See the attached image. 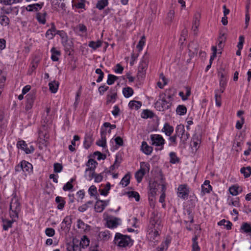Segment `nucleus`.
I'll use <instances>...</instances> for the list:
<instances>
[{"label": "nucleus", "instance_id": "1", "mask_svg": "<svg viewBox=\"0 0 251 251\" xmlns=\"http://www.w3.org/2000/svg\"><path fill=\"white\" fill-rule=\"evenodd\" d=\"M162 227L161 222L157 215L153 213L150 221V231L147 234L149 240L154 245L158 243L159 239V230Z\"/></svg>", "mask_w": 251, "mask_h": 251}, {"label": "nucleus", "instance_id": "2", "mask_svg": "<svg viewBox=\"0 0 251 251\" xmlns=\"http://www.w3.org/2000/svg\"><path fill=\"white\" fill-rule=\"evenodd\" d=\"M172 96L170 95L164 97L161 99H159L155 103V107L157 110L160 111H163L169 109L172 105Z\"/></svg>", "mask_w": 251, "mask_h": 251}, {"label": "nucleus", "instance_id": "3", "mask_svg": "<svg viewBox=\"0 0 251 251\" xmlns=\"http://www.w3.org/2000/svg\"><path fill=\"white\" fill-rule=\"evenodd\" d=\"M10 210V215L11 218H18V214L21 210V205L16 196H13L11 199Z\"/></svg>", "mask_w": 251, "mask_h": 251}, {"label": "nucleus", "instance_id": "4", "mask_svg": "<svg viewBox=\"0 0 251 251\" xmlns=\"http://www.w3.org/2000/svg\"><path fill=\"white\" fill-rule=\"evenodd\" d=\"M131 241L129 236L117 233L115 236L114 242L116 245L120 247H125L129 245Z\"/></svg>", "mask_w": 251, "mask_h": 251}, {"label": "nucleus", "instance_id": "5", "mask_svg": "<svg viewBox=\"0 0 251 251\" xmlns=\"http://www.w3.org/2000/svg\"><path fill=\"white\" fill-rule=\"evenodd\" d=\"M15 170L16 172L23 171L24 175L26 176L32 172V165L31 163L23 160L15 166Z\"/></svg>", "mask_w": 251, "mask_h": 251}, {"label": "nucleus", "instance_id": "6", "mask_svg": "<svg viewBox=\"0 0 251 251\" xmlns=\"http://www.w3.org/2000/svg\"><path fill=\"white\" fill-rule=\"evenodd\" d=\"M176 135L180 138V144L184 145L189 137V134L185 131L184 126L182 125H178L176 128Z\"/></svg>", "mask_w": 251, "mask_h": 251}, {"label": "nucleus", "instance_id": "7", "mask_svg": "<svg viewBox=\"0 0 251 251\" xmlns=\"http://www.w3.org/2000/svg\"><path fill=\"white\" fill-rule=\"evenodd\" d=\"M148 61L145 58L140 62L137 73L138 78H143L145 76L146 71L148 68Z\"/></svg>", "mask_w": 251, "mask_h": 251}, {"label": "nucleus", "instance_id": "8", "mask_svg": "<svg viewBox=\"0 0 251 251\" xmlns=\"http://www.w3.org/2000/svg\"><path fill=\"white\" fill-rule=\"evenodd\" d=\"M177 196L181 199L185 200L187 198L189 194V189L186 184H182L178 187Z\"/></svg>", "mask_w": 251, "mask_h": 251}, {"label": "nucleus", "instance_id": "9", "mask_svg": "<svg viewBox=\"0 0 251 251\" xmlns=\"http://www.w3.org/2000/svg\"><path fill=\"white\" fill-rule=\"evenodd\" d=\"M151 139L152 145L156 146H163L165 144V140L161 135L159 134H151Z\"/></svg>", "mask_w": 251, "mask_h": 251}, {"label": "nucleus", "instance_id": "10", "mask_svg": "<svg viewBox=\"0 0 251 251\" xmlns=\"http://www.w3.org/2000/svg\"><path fill=\"white\" fill-rule=\"evenodd\" d=\"M72 223L71 217L69 216H66L61 224L60 229L62 231H69L71 227Z\"/></svg>", "mask_w": 251, "mask_h": 251}, {"label": "nucleus", "instance_id": "11", "mask_svg": "<svg viewBox=\"0 0 251 251\" xmlns=\"http://www.w3.org/2000/svg\"><path fill=\"white\" fill-rule=\"evenodd\" d=\"M106 131L104 130H103L102 128L101 129L100 131V139L97 141L96 144L100 147H102V148H105L106 146Z\"/></svg>", "mask_w": 251, "mask_h": 251}, {"label": "nucleus", "instance_id": "12", "mask_svg": "<svg viewBox=\"0 0 251 251\" xmlns=\"http://www.w3.org/2000/svg\"><path fill=\"white\" fill-rule=\"evenodd\" d=\"M42 121L47 124H50L52 122V115L50 114V107H47L46 111L42 116Z\"/></svg>", "mask_w": 251, "mask_h": 251}, {"label": "nucleus", "instance_id": "13", "mask_svg": "<svg viewBox=\"0 0 251 251\" xmlns=\"http://www.w3.org/2000/svg\"><path fill=\"white\" fill-rule=\"evenodd\" d=\"M26 104L25 108L26 110L31 108L33 106L34 100V95L33 94L29 93L26 96Z\"/></svg>", "mask_w": 251, "mask_h": 251}, {"label": "nucleus", "instance_id": "14", "mask_svg": "<svg viewBox=\"0 0 251 251\" xmlns=\"http://www.w3.org/2000/svg\"><path fill=\"white\" fill-rule=\"evenodd\" d=\"M39 62L40 59L38 57H36L33 59L31 63V66L28 71V75H31L33 73L35 69L38 67Z\"/></svg>", "mask_w": 251, "mask_h": 251}, {"label": "nucleus", "instance_id": "15", "mask_svg": "<svg viewBox=\"0 0 251 251\" xmlns=\"http://www.w3.org/2000/svg\"><path fill=\"white\" fill-rule=\"evenodd\" d=\"M109 94H108L106 97V103L109 104V103L114 102L117 97V90L115 89H111L109 91Z\"/></svg>", "mask_w": 251, "mask_h": 251}, {"label": "nucleus", "instance_id": "16", "mask_svg": "<svg viewBox=\"0 0 251 251\" xmlns=\"http://www.w3.org/2000/svg\"><path fill=\"white\" fill-rule=\"evenodd\" d=\"M174 130L173 126L169 125L168 123H165L164 125L162 131L164 132L165 135L168 136H170L173 133Z\"/></svg>", "mask_w": 251, "mask_h": 251}, {"label": "nucleus", "instance_id": "17", "mask_svg": "<svg viewBox=\"0 0 251 251\" xmlns=\"http://www.w3.org/2000/svg\"><path fill=\"white\" fill-rule=\"evenodd\" d=\"M212 187L210 185V181L209 180H205L203 185L201 186V193L202 195H205L206 193H209L212 190Z\"/></svg>", "mask_w": 251, "mask_h": 251}, {"label": "nucleus", "instance_id": "18", "mask_svg": "<svg viewBox=\"0 0 251 251\" xmlns=\"http://www.w3.org/2000/svg\"><path fill=\"white\" fill-rule=\"evenodd\" d=\"M242 191V188L237 185H232L229 188L230 194L232 196H237L239 193H241Z\"/></svg>", "mask_w": 251, "mask_h": 251}, {"label": "nucleus", "instance_id": "19", "mask_svg": "<svg viewBox=\"0 0 251 251\" xmlns=\"http://www.w3.org/2000/svg\"><path fill=\"white\" fill-rule=\"evenodd\" d=\"M158 186L159 185L156 181H153L152 182H150L149 183V195L151 196H154L156 194V192Z\"/></svg>", "mask_w": 251, "mask_h": 251}, {"label": "nucleus", "instance_id": "20", "mask_svg": "<svg viewBox=\"0 0 251 251\" xmlns=\"http://www.w3.org/2000/svg\"><path fill=\"white\" fill-rule=\"evenodd\" d=\"M12 219L11 220H9L3 218L2 219V227L4 230H7L9 228L12 227V224L14 221H15V220H14V218Z\"/></svg>", "mask_w": 251, "mask_h": 251}, {"label": "nucleus", "instance_id": "21", "mask_svg": "<svg viewBox=\"0 0 251 251\" xmlns=\"http://www.w3.org/2000/svg\"><path fill=\"white\" fill-rule=\"evenodd\" d=\"M141 150L144 153L149 155L152 152L153 149L151 147L149 146L146 142L143 141L142 144Z\"/></svg>", "mask_w": 251, "mask_h": 251}, {"label": "nucleus", "instance_id": "22", "mask_svg": "<svg viewBox=\"0 0 251 251\" xmlns=\"http://www.w3.org/2000/svg\"><path fill=\"white\" fill-rule=\"evenodd\" d=\"M98 164V163L96 160L93 159H89L86 165L88 168L85 170V173H87L89 170L94 171L96 165Z\"/></svg>", "mask_w": 251, "mask_h": 251}, {"label": "nucleus", "instance_id": "23", "mask_svg": "<svg viewBox=\"0 0 251 251\" xmlns=\"http://www.w3.org/2000/svg\"><path fill=\"white\" fill-rule=\"evenodd\" d=\"M242 232L251 235V225L248 223H244L241 226Z\"/></svg>", "mask_w": 251, "mask_h": 251}, {"label": "nucleus", "instance_id": "24", "mask_svg": "<svg viewBox=\"0 0 251 251\" xmlns=\"http://www.w3.org/2000/svg\"><path fill=\"white\" fill-rule=\"evenodd\" d=\"M49 135L46 133L42 131H39V142L44 144V143L48 141L49 139Z\"/></svg>", "mask_w": 251, "mask_h": 251}, {"label": "nucleus", "instance_id": "25", "mask_svg": "<svg viewBox=\"0 0 251 251\" xmlns=\"http://www.w3.org/2000/svg\"><path fill=\"white\" fill-rule=\"evenodd\" d=\"M145 174V169L141 168L139 170H138L136 173H135V178L137 179V181L138 183H140L144 176Z\"/></svg>", "mask_w": 251, "mask_h": 251}, {"label": "nucleus", "instance_id": "26", "mask_svg": "<svg viewBox=\"0 0 251 251\" xmlns=\"http://www.w3.org/2000/svg\"><path fill=\"white\" fill-rule=\"evenodd\" d=\"M59 83L56 81H53L49 83V86L50 90L53 93H55L58 88Z\"/></svg>", "mask_w": 251, "mask_h": 251}, {"label": "nucleus", "instance_id": "27", "mask_svg": "<svg viewBox=\"0 0 251 251\" xmlns=\"http://www.w3.org/2000/svg\"><path fill=\"white\" fill-rule=\"evenodd\" d=\"M142 105V103L139 101L131 100L128 103V106L132 109H138Z\"/></svg>", "mask_w": 251, "mask_h": 251}, {"label": "nucleus", "instance_id": "28", "mask_svg": "<svg viewBox=\"0 0 251 251\" xmlns=\"http://www.w3.org/2000/svg\"><path fill=\"white\" fill-rule=\"evenodd\" d=\"M51 52V58L53 61H57L58 60V56L60 55V51L57 50L55 48H52L50 50Z\"/></svg>", "mask_w": 251, "mask_h": 251}, {"label": "nucleus", "instance_id": "29", "mask_svg": "<svg viewBox=\"0 0 251 251\" xmlns=\"http://www.w3.org/2000/svg\"><path fill=\"white\" fill-rule=\"evenodd\" d=\"M240 172L243 174L245 178H248L251 175V167L250 166L243 167L240 169Z\"/></svg>", "mask_w": 251, "mask_h": 251}, {"label": "nucleus", "instance_id": "30", "mask_svg": "<svg viewBox=\"0 0 251 251\" xmlns=\"http://www.w3.org/2000/svg\"><path fill=\"white\" fill-rule=\"evenodd\" d=\"M104 208V205L102 203V201L99 200L96 201L95 209L97 212H102Z\"/></svg>", "mask_w": 251, "mask_h": 251}, {"label": "nucleus", "instance_id": "31", "mask_svg": "<svg viewBox=\"0 0 251 251\" xmlns=\"http://www.w3.org/2000/svg\"><path fill=\"white\" fill-rule=\"evenodd\" d=\"M55 201L58 203L57 206V208L59 210H62L64 208L65 204V201L63 199L62 197L58 196L55 198Z\"/></svg>", "mask_w": 251, "mask_h": 251}, {"label": "nucleus", "instance_id": "32", "mask_svg": "<svg viewBox=\"0 0 251 251\" xmlns=\"http://www.w3.org/2000/svg\"><path fill=\"white\" fill-rule=\"evenodd\" d=\"M130 175L129 174H126L124 177L122 179L120 184L122 185L123 187L127 186L130 182Z\"/></svg>", "mask_w": 251, "mask_h": 251}, {"label": "nucleus", "instance_id": "33", "mask_svg": "<svg viewBox=\"0 0 251 251\" xmlns=\"http://www.w3.org/2000/svg\"><path fill=\"white\" fill-rule=\"evenodd\" d=\"M123 93L126 98H129L133 95V90L129 87H127L123 89Z\"/></svg>", "mask_w": 251, "mask_h": 251}, {"label": "nucleus", "instance_id": "34", "mask_svg": "<svg viewBox=\"0 0 251 251\" xmlns=\"http://www.w3.org/2000/svg\"><path fill=\"white\" fill-rule=\"evenodd\" d=\"M43 4H40L39 3H35L33 4H30L28 5L26 7V10L29 11H32L33 10L37 11L39 9H41L42 7Z\"/></svg>", "mask_w": 251, "mask_h": 251}, {"label": "nucleus", "instance_id": "35", "mask_svg": "<svg viewBox=\"0 0 251 251\" xmlns=\"http://www.w3.org/2000/svg\"><path fill=\"white\" fill-rule=\"evenodd\" d=\"M192 143L193 147L197 148L198 146L201 143V139L200 136L198 135H194L192 140Z\"/></svg>", "mask_w": 251, "mask_h": 251}, {"label": "nucleus", "instance_id": "36", "mask_svg": "<svg viewBox=\"0 0 251 251\" xmlns=\"http://www.w3.org/2000/svg\"><path fill=\"white\" fill-rule=\"evenodd\" d=\"M198 239V236L196 235L193 239L192 251H200V248L198 245L197 241Z\"/></svg>", "mask_w": 251, "mask_h": 251}, {"label": "nucleus", "instance_id": "37", "mask_svg": "<svg viewBox=\"0 0 251 251\" xmlns=\"http://www.w3.org/2000/svg\"><path fill=\"white\" fill-rule=\"evenodd\" d=\"M102 42L101 41L98 40L97 42L90 41L89 43V46L94 50H96L101 46Z\"/></svg>", "mask_w": 251, "mask_h": 251}, {"label": "nucleus", "instance_id": "38", "mask_svg": "<svg viewBox=\"0 0 251 251\" xmlns=\"http://www.w3.org/2000/svg\"><path fill=\"white\" fill-rule=\"evenodd\" d=\"M118 225V219L115 218L114 219H110L107 222V226L109 228H114L117 227Z\"/></svg>", "mask_w": 251, "mask_h": 251}, {"label": "nucleus", "instance_id": "39", "mask_svg": "<svg viewBox=\"0 0 251 251\" xmlns=\"http://www.w3.org/2000/svg\"><path fill=\"white\" fill-rule=\"evenodd\" d=\"M187 111V108L186 107L182 105H179L177 106L176 112L177 114L180 115H184Z\"/></svg>", "mask_w": 251, "mask_h": 251}, {"label": "nucleus", "instance_id": "40", "mask_svg": "<svg viewBox=\"0 0 251 251\" xmlns=\"http://www.w3.org/2000/svg\"><path fill=\"white\" fill-rule=\"evenodd\" d=\"M108 4L107 0H100L97 3L96 7L100 10L103 9Z\"/></svg>", "mask_w": 251, "mask_h": 251}, {"label": "nucleus", "instance_id": "41", "mask_svg": "<svg viewBox=\"0 0 251 251\" xmlns=\"http://www.w3.org/2000/svg\"><path fill=\"white\" fill-rule=\"evenodd\" d=\"M153 116V113L150 110L146 109L144 110L142 112L141 117L144 119L152 118Z\"/></svg>", "mask_w": 251, "mask_h": 251}, {"label": "nucleus", "instance_id": "42", "mask_svg": "<svg viewBox=\"0 0 251 251\" xmlns=\"http://www.w3.org/2000/svg\"><path fill=\"white\" fill-rule=\"evenodd\" d=\"M118 79V76H117L116 75H111V74H109L108 75V78H107V83L108 85H112Z\"/></svg>", "mask_w": 251, "mask_h": 251}, {"label": "nucleus", "instance_id": "43", "mask_svg": "<svg viewBox=\"0 0 251 251\" xmlns=\"http://www.w3.org/2000/svg\"><path fill=\"white\" fill-rule=\"evenodd\" d=\"M77 226L81 230L85 231L87 229V225L85 224L81 220L78 219L77 221Z\"/></svg>", "mask_w": 251, "mask_h": 251}, {"label": "nucleus", "instance_id": "44", "mask_svg": "<svg viewBox=\"0 0 251 251\" xmlns=\"http://www.w3.org/2000/svg\"><path fill=\"white\" fill-rule=\"evenodd\" d=\"M200 17L201 15L199 13H197L195 15L193 22V26H195V27L199 26Z\"/></svg>", "mask_w": 251, "mask_h": 251}, {"label": "nucleus", "instance_id": "45", "mask_svg": "<svg viewBox=\"0 0 251 251\" xmlns=\"http://www.w3.org/2000/svg\"><path fill=\"white\" fill-rule=\"evenodd\" d=\"M89 242L88 238L86 236H84L80 242V245L85 248L89 245Z\"/></svg>", "mask_w": 251, "mask_h": 251}, {"label": "nucleus", "instance_id": "46", "mask_svg": "<svg viewBox=\"0 0 251 251\" xmlns=\"http://www.w3.org/2000/svg\"><path fill=\"white\" fill-rule=\"evenodd\" d=\"M74 30L75 31H79L84 33L87 31V27L83 24H79L75 27Z\"/></svg>", "mask_w": 251, "mask_h": 251}, {"label": "nucleus", "instance_id": "47", "mask_svg": "<svg viewBox=\"0 0 251 251\" xmlns=\"http://www.w3.org/2000/svg\"><path fill=\"white\" fill-rule=\"evenodd\" d=\"M66 251H81V249L80 246L73 244L68 246Z\"/></svg>", "mask_w": 251, "mask_h": 251}, {"label": "nucleus", "instance_id": "48", "mask_svg": "<svg viewBox=\"0 0 251 251\" xmlns=\"http://www.w3.org/2000/svg\"><path fill=\"white\" fill-rule=\"evenodd\" d=\"M170 162L172 163H176L179 161V159L177 157L176 154L174 152H171L170 153Z\"/></svg>", "mask_w": 251, "mask_h": 251}, {"label": "nucleus", "instance_id": "49", "mask_svg": "<svg viewBox=\"0 0 251 251\" xmlns=\"http://www.w3.org/2000/svg\"><path fill=\"white\" fill-rule=\"evenodd\" d=\"M129 198H134L135 200L138 201L140 200V195L139 193L135 191H131L127 193Z\"/></svg>", "mask_w": 251, "mask_h": 251}, {"label": "nucleus", "instance_id": "50", "mask_svg": "<svg viewBox=\"0 0 251 251\" xmlns=\"http://www.w3.org/2000/svg\"><path fill=\"white\" fill-rule=\"evenodd\" d=\"M0 22L2 25L6 26L9 24V19L5 15H2L0 17Z\"/></svg>", "mask_w": 251, "mask_h": 251}, {"label": "nucleus", "instance_id": "51", "mask_svg": "<svg viewBox=\"0 0 251 251\" xmlns=\"http://www.w3.org/2000/svg\"><path fill=\"white\" fill-rule=\"evenodd\" d=\"M27 144L25 141L23 140L19 141L17 142V147L19 149H21L25 151V149H27Z\"/></svg>", "mask_w": 251, "mask_h": 251}, {"label": "nucleus", "instance_id": "52", "mask_svg": "<svg viewBox=\"0 0 251 251\" xmlns=\"http://www.w3.org/2000/svg\"><path fill=\"white\" fill-rule=\"evenodd\" d=\"M96 73L99 75V76L97 79V82H101L103 78L104 73L100 69H97L96 70Z\"/></svg>", "mask_w": 251, "mask_h": 251}, {"label": "nucleus", "instance_id": "53", "mask_svg": "<svg viewBox=\"0 0 251 251\" xmlns=\"http://www.w3.org/2000/svg\"><path fill=\"white\" fill-rule=\"evenodd\" d=\"M45 234L49 237H53L55 234V230L53 228L48 227L45 229Z\"/></svg>", "mask_w": 251, "mask_h": 251}, {"label": "nucleus", "instance_id": "54", "mask_svg": "<svg viewBox=\"0 0 251 251\" xmlns=\"http://www.w3.org/2000/svg\"><path fill=\"white\" fill-rule=\"evenodd\" d=\"M215 98L216 105L220 107L221 105V95L218 94V91H215Z\"/></svg>", "mask_w": 251, "mask_h": 251}, {"label": "nucleus", "instance_id": "55", "mask_svg": "<svg viewBox=\"0 0 251 251\" xmlns=\"http://www.w3.org/2000/svg\"><path fill=\"white\" fill-rule=\"evenodd\" d=\"M145 36H142L141 39L139 41L138 45L136 46V48L138 49L139 51L142 50L143 47L145 45Z\"/></svg>", "mask_w": 251, "mask_h": 251}, {"label": "nucleus", "instance_id": "56", "mask_svg": "<svg viewBox=\"0 0 251 251\" xmlns=\"http://www.w3.org/2000/svg\"><path fill=\"white\" fill-rule=\"evenodd\" d=\"M37 19L38 21L42 24H45L46 23V19L45 16L41 13H38L37 14Z\"/></svg>", "mask_w": 251, "mask_h": 251}, {"label": "nucleus", "instance_id": "57", "mask_svg": "<svg viewBox=\"0 0 251 251\" xmlns=\"http://www.w3.org/2000/svg\"><path fill=\"white\" fill-rule=\"evenodd\" d=\"M228 205L236 207L239 206V198H236L235 200L232 199L228 202Z\"/></svg>", "mask_w": 251, "mask_h": 251}, {"label": "nucleus", "instance_id": "58", "mask_svg": "<svg viewBox=\"0 0 251 251\" xmlns=\"http://www.w3.org/2000/svg\"><path fill=\"white\" fill-rule=\"evenodd\" d=\"M63 167L61 164L54 163V172L55 173H60L62 171Z\"/></svg>", "mask_w": 251, "mask_h": 251}, {"label": "nucleus", "instance_id": "59", "mask_svg": "<svg viewBox=\"0 0 251 251\" xmlns=\"http://www.w3.org/2000/svg\"><path fill=\"white\" fill-rule=\"evenodd\" d=\"M177 136V135H176V134L173 136H169V140L172 143V145L174 146H176L177 144L176 138Z\"/></svg>", "mask_w": 251, "mask_h": 251}, {"label": "nucleus", "instance_id": "60", "mask_svg": "<svg viewBox=\"0 0 251 251\" xmlns=\"http://www.w3.org/2000/svg\"><path fill=\"white\" fill-rule=\"evenodd\" d=\"M97 193V188L94 185H92L89 189V193L92 196H95Z\"/></svg>", "mask_w": 251, "mask_h": 251}, {"label": "nucleus", "instance_id": "61", "mask_svg": "<svg viewBox=\"0 0 251 251\" xmlns=\"http://www.w3.org/2000/svg\"><path fill=\"white\" fill-rule=\"evenodd\" d=\"M239 43L237 45V47L239 50H242L243 47L244 42V37L243 36H240L239 38Z\"/></svg>", "mask_w": 251, "mask_h": 251}, {"label": "nucleus", "instance_id": "62", "mask_svg": "<svg viewBox=\"0 0 251 251\" xmlns=\"http://www.w3.org/2000/svg\"><path fill=\"white\" fill-rule=\"evenodd\" d=\"M55 34H56V33L52 32V31L49 29L46 33V37L49 39H52Z\"/></svg>", "mask_w": 251, "mask_h": 251}, {"label": "nucleus", "instance_id": "63", "mask_svg": "<svg viewBox=\"0 0 251 251\" xmlns=\"http://www.w3.org/2000/svg\"><path fill=\"white\" fill-rule=\"evenodd\" d=\"M244 118L243 117H241V120L238 121L236 122V128H237L238 129H241L242 127V126L244 124Z\"/></svg>", "mask_w": 251, "mask_h": 251}, {"label": "nucleus", "instance_id": "64", "mask_svg": "<svg viewBox=\"0 0 251 251\" xmlns=\"http://www.w3.org/2000/svg\"><path fill=\"white\" fill-rule=\"evenodd\" d=\"M123 70L124 68L120 64H117L116 65V69L114 70V72L117 74H122Z\"/></svg>", "mask_w": 251, "mask_h": 251}]
</instances>
